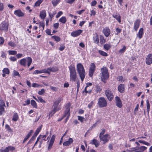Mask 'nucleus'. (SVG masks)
<instances>
[{
  "label": "nucleus",
  "mask_w": 152,
  "mask_h": 152,
  "mask_svg": "<svg viewBox=\"0 0 152 152\" xmlns=\"http://www.w3.org/2000/svg\"><path fill=\"white\" fill-rule=\"evenodd\" d=\"M115 99L116 106L119 108H121L122 107V104L119 97L116 96L115 97Z\"/></svg>",
  "instance_id": "obj_9"
},
{
  "label": "nucleus",
  "mask_w": 152,
  "mask_h": 152,
  "mask_svg": "<svg viewBox=\"0 0 152 152\" xmlns=\"http://www.w3.org/2000/svg\"><path fill=\"white\" fill-rule=\"evenodd\" d=\"M127 151L129 152H139V147L137 146L135 147H133L130 148V150Z\"/></svg>",
  "instance_id": "obj_25"
},
{
  "label": "nucleus",
  "mask_w": 152,
  "mask_h": 152,
  "mask_svg": "<svg viewBox=\"0 0 152 152\" xmlns=\"http://www.w3.org/2000/svg\"><path fill=\"white\" fill-rule=\"evenodd\" d=\"M109 136V135L108 134H107L101 136H99L100 140L103 141L104 142V143H105L107 142L110 139Z\"/></svg>",
  "instance_id": "obj_8"
},
{
  "label": "nucleus",
  "mask_w": 152,
  "mask_h": 152,
  "mask_svg": "<svg viewBox=\"0 0 152 152\" xmlns=\"http://www.w3.org/2000/svg\"><path fill=\"white\" fill-rule=\"evenodd\" d=\"M106 42V40L104 38L103 36L100 35V42L101 44H103Z\"/></svg>",
  "instance_id": "obj_36"
},
{
  "label": "nucleus",
  "mask_w": 152,
  "mask_h": 152,
  "mask_svg": "<svg viewBox=\"0 0 152 152\" xmlns=\"http://www.w3.org/2000/svg\"><path fill=\"white\" fill-rule=\"evenodd\" d=\"M78 120L80 121L81 122H82L83 121L84 118V117L79 116H78Z\"/></svg>",
  "instance_id": "obj_62"
},
{
  "label": "nucleus",
  "mask_w": 152,
  "mask_h": 152,
  "mask_svg": "<svg viewBox=\"0 0 152 152\" xmlns=\"http://www.w3.org/2000/svg\"><path fill=\"white\" fill-rule=\"evenodd\" d=\"M5 127L7 130L9 132H12V130L10 127V126L8 124H6L5 126Z\"/></svg>",
  "instance_id": "obj_48"
},
{
  "label": "nucleus",
  "mask_w": 152,
  "mask_h": 152,
  "mask_svg": "<svg viewBox=\"0 0 152 152\" xmlns=\"http://www.w3.org/2000/svg\"><path fill=\"white\" fill-rule=\"evenodd\" d=\"M14 14L19 17H21L24 16V13L21 11L20 10H18L14 12Z\"/></svg>",
  "instance_id": "obj_15"
},
{
  "label": "nucleus",
  "mask_w": 152,
  "mask_h": 152,
  "mask_svg": "<svg viewBox=\"0 0 152 152\" xmlns=\"http://www.w3.org/2000/svg\"><path fill=\"white\" fill-rule=\"evenodd\" d=\"M56 11H54L53 13L49 14V15L50 17L52 19V18L54 16V15H56Z\"/></svg>",
  "instance_id": "obj_58"
},
{
  "label": "nucleus",
  "mask_w": 152,
  "mask_h": 152,
  "mask_svg": "<svg viewBox=\"0 0 152 152\" xmlns=\"http://www.w3.org/2000/svg\"><path fill=\"white\" fill-rule=\"evenodd\" d=\"M117 79L118 80L121 81V82H124V80H123V77L121 76H118Z\"/></svg>",
  "instance_id": "obj_63"
},
{
  "label": "nucleus",
  "mask_w": 152,
  "mask_h": 152,
  "mask_svg": "<svg viewBox=\"0 0 152 152\" xmlns=\"http://www.w3.org/2000/svg\"><path fill=\"white\" fill-rule=\"evenodd\" d=\"M138 142L141 143L143 144L144 145H147V146H150V144L149 142H145L144 140H138Z\"/></svg>",
  "instance_id": "obj_39"
},
{
  "label": "nucleus",
  "mask_w": 152,
  "mask_h": 152,
  "mask_svg": "<svg viewBox=\"0 0 152 152\" xmlns=\"http://www.w3.org/2000/svg\"><path fill=\"white\" fill-rule=\"evenodd\" d=\"M102 90V89L101 87L98 86H96L95 91L96 93H100L101 91Z\"/></svg>",
  "instance_id": "obj_44"
},
{
  "label": "nucleus",
  "mask_w": 152,
  "mask_h": 152,
  "mask_svg": "<svg viewBox=\"0 0 152 152\" xmlns=\"http://www.w3.org/2000/svg\"><path fill=\"white\" fill-rule=\"evenodd\" d=\"M105 94L108 100L111 101L114 98V95L112 91L110 90L107 89L105 91Z\"/></svg>",
  "instance_id": "obj_7"
},
{
  "label": "nucleus",
  "mask_w": 152,
  "mask_h": 152,
  "mask_svg": "<svg viewBox=\"0 0 152 152\" xmlns=\"http://www.w3.org/2000/svg\"><path fill=\"white\" fill-rule=\"evenodd\" d=\"M147 149V147L145 146H142L139 147V152H143Z\"/></svg>",
  "instance_id": "obj_38"
},
{
  "label": "nucleus",
  "mask_w": 152,
  "mask_h": 152,
  "mask_svg": "<svg viewBox=\"0 0 152 152\" xmlns=\"http://www.w3.org/2000/svg\"><path fill=\"white\" fill-rule=\"evenodd\" d=\"M45 92V90L44 89H42L41 91H39L38 93L40 95H42Z\"/></svg>",
  "instance_id": "obj_59"
},
{
  "label": "nucleus",
  "mask_w": 152,
  "mask_h": 152,
  "mask_svg": "<svg viewBox=\"0 0 152 152\" xmlns=\"http://www.w3.org/2000/svg\"><path fill=\"white\" fill-rule=\"evenodd\" d=\"M75 0H65L66 3L71 4L73 3Z\"/></svg>",
  "instance_id": "obj_60"
},
{
  "label": "nucleus",
  "mask_w": 152,
  "mask_h": 152,
  "mask_svg": "<svg viewBox=\"0 0 152 152\" xmlns=\"http://www.w3.org/2000/svg\"><path fill=\"white\" fill-rule=\"evenodd\" d=\"M111 47L110 45L108 44H106L104 45V48L106 50H108Z\"/></svg>",
  "instance_id": "obj_35"
},
{
  "label": "nucleus",
  "mask_w": 152,
  "mask_h": 152,
  "mask_svg": "<svg viewBox=\"0 0 152 152\" xmlns=\"http://www.w3.org/2000/svg\"><path fill=\"white\" fill-rule=\"evenodd\" d=\"M99 123V121H97L95 123L93 124L92 126L91 127V129H93L96 126L97 124Z\"/></svg>",
  "instance_id": "obj_56"
},
{
  "label": "nucleus",
  "mask_w": 152,
  "mask_h": 152,
  "mask_svg": "<svg viewBox=\"0 0 152 152\" xmlns=\"http://www.w3.org/2000/svg\"><path fill=\"white\" fill-rule=\"evenodd\" d=\"M113 17L116 19L120 23L121 22V17L120 15L117 13H114L113 14Z\"/></svg>",
  "instance_id": "obj_19"
},
{
  "label": "nucleus",
  "mask_w": 152,
  "mask_h": 152,
  "mask_svg": "<svg viewBox=\"0 0 152 152\" xmlns=\"http://www.w3.org/2000/svg\"><path fill=\"white\" fill-rule=\"evenodd\" d=\"M73 140L72 138H69L68 141H66L64 142L63 143V145L65 146H68L72 143Z\"/></svg>",
  "instance_id": "obj_20"
},
{
  "label": "nucleus",
  "mask_w": 152,
  "mask_h": 152,
  "mask_svg": "<svg viewBox=\"0 0 152 152\" xmlns=\"http://www.w3.org/2000/svg\"><path fill=\"white\" fill-rule=\"evenodd\" d=\"M3 74H2V76L5 77L6 76V74L8 75L10 73V70L8 68H4L3 70Z\"/></svg>",
  "instance_id": "obj_23"
},
{
  "label": "nucleus",
  "mask_w": 152,
  "mask_h": 152,
  "mask_svg": "<svg viewBox=\"0 0 152 152\" xmlns=\"http://www.w3.org/2000/svg\"><path fill=\"white\" fill-rule=\"evenodd\" d=\"M125 86L124 84H120L118 87V90L121 93L124 92Z\"/></svg>",
  "instance_id": "obj_16"
},
{
  "label": "nucleus",
  "mask_w": 152,
  "mask_h": 152,
  "mask_svg": "<svg viewBox=\"0 0 152 152\" xmlns=\"http://www.w3.org/2000/svg\"><path fill=\"white\" fill-rule=\"evenodd\" d=\"M0 29L2 30L7 31L8 30V26L4 23H2L0 26Z\"/></svg>",
  "instance_id": "obj_18"
},
{
  "label": "nucleus",
  "mask_w": 152,
  "mask_h": 152,
  "mask_svg": "<svg viewBox=\"0 0 152 152\" xmlns=\"http://www.w3.org/2000/svg\"><path fill=\"white\" fill-rule=\"evenodd\" d=\"M101 79L104 83H105L106 80L109 77L108 70L106 67H103L101 69Z\"/></svg>",
  "instance_id": "obj_2"
},
{
  "label": "nucleus",
  "mask_w": 152,
  "mask_h": 152,
  "mask_svg": "<svg viewBox=\"0 0 152 152\" xmlns=\"http://www.w3.org/2000/svg\"><path fill=\"white\" fill-rule=\"evenodd\" d=\"M96 66L94 63H91L90 64L89 69L95 71L96 69Z\"/></svg>",
  "instance_id": "obj_37"
},
{
  "label": "nucleus",
  "mask_w": 152,
  "mask_h": 152,
  "mask_svg": "<svg viewBox=\"0 0 152 152\" xmlns=\"http://www.w3.org/2000/svg\"><path fill=\"white\" fill-rule=\"evenodd\" d=\"M5 107L4 102L1 99H0V107Z\"/></svg>",
  "instance_id": "obj_45"
},
{
  "label": "nucleus",
  "mask_w": 152,
  "mask_h": 152,
  "mask_svg": "<svg viewBox=\"0 0 152 152\" xmlns=\"http://www.w3.org/2000/svg\"><path fill=\"white\" fill-rule=\"evenodd\" d=\"M102 32L104 36L107 37H108L110 34V29L108 27H106L104 28L102 30Z\"/></svg>",
  "instance_id": "obj_11"
},
{
  "label": "nucleus",
  "mask_w": 152,
  "mask_h": 152,
  "mask_svg": "<svg viewBox=\"0 0 152 152\" xmlns=\"http://www.w3.org/2000/svg\"><path fill=\"white\" fill-rule=\"evenodd\" d=\"M8 52L9 55H15L17 53V51L15 50H9Z\"/></svg>",
  "instance_id": "obj_43"
},
{
  "label": "nucleus",
  "mask_w": 152,
  "mask_h": 152,
  "mask_svg": "<svg viewBox=\"0 0 152 152\" xmlns=\"http://www.w3.org/2000/svg\"><path fill=\"white\" fill-rule=\"evenodd\" d=\"M48 134V132H47L45 135H40L38 137H39L40 139H41L43 140L46 141L48 139V137H47Z\"/></svg>",
  "instance_id": "obj_17"
},
{
  "label": "nucleus",
  "mask_w": 152,
  "mask_h": 152,
  "mask_svg": "<svg viewBox=\"0 0 152 152\" xmlns=\"http://www.w3.org/2000/svg\"><path fill=\"white\" fill-rule=\"evenodd\" d=\"M90 143L92 145H94L96 148L99 145V142L95 139H94L91 140Z\"/></svg>",
  "instance_id": "obj_22"
},
{
  "label": "nucleus",
  "mask_w": 152,
  "mask_h": 152,
  "mask_svg": "<svg viewBox=\"0 0 152 152\" xmlns=\"http://www.w3.org/2000/svg\"><path fill=\"white\" fill-rule=\"evenodd\" d=\"M98 53L101 56H108V54L106 52L104 51H103L99 50H98Z\"/></svg>",
  "instance_id": "obj_30"
},
{
  "label": "nucleus",
  "mask_w": 152,
  "mask_h": 152,
  "mask_svg": "<svg viewBox=\"0 0 152 152\" xmlns=\"http://www.w3.org/2000/svg\"><path fill=\"white\" fill-rule=\"evenodd\" d=\"M140 23V20H137L134 23V29L135 31H137L139 27Z\"/></svg>",
  "instance_id": "obj_14"
},
{
  "label": "nucleus",
  "mask_w": 152,
  "mask_h": 152,
  "mask_svg": "<svg viewBox=\"0 0 152 152\" xmlns=\"http://www.w3.org/2000/svg\"><path fill=\"white\" fill-rule=\"evenodd\" d=\"M95 71L89 69V75L90 77H92L94 74Z\"/></svg>",
  "instance_id": "obj_55"
},
{
  "label": "nucleus",
  "mask_w": 152,
  "mask_h": 152,
  "mask_svg": "<svg viewBox=\"0 0 152 152\" xmlns=\"http://www.w3.org/2000/svg\"><path fill=\"white\" fill-rule=\"evenodd\" d=\"M52 37L57 42H59L60 40V38L58 36H54Z\"/></svg>",
  "instance_id": "obj_53"
},
{
  "label": "nucleus",
  "mask_w": 152,
  "mask_h": 152,
  "mask_svg": "<svg viewBox=\"0 0 152 152\" xmlns=\"http://www.w3.org/2000/svg\"><path fill=\"white\" fill-rule=\"evenodd\" d=\"M43 1V0H38V1L35 2V6L37 7L39 6Z\"/></svg>",
  "instance_id": "obj_47"
},
{
  "label": "nucleus",
  "mask_w": 152,
  "mask_h": 152,
  "mask_svg": "<svg viewBox=\"0 0 152 152\" xmlns=\"http://www.w3.org/2000/svg\"><path fill=\"white\" fill-rule=\"evenodd\" d=\"M70 72V79L72 82H75L77 78V73L74 65H71L69 67Z\"/></svg>",
  "instance_id": "obj_3"
},
{
  "label": "nucleus",
  "mask_w": 152,
  "mask_h": 152,
  "mask_svg": "<svg viewBox=\"0 0 152 152\" xmlns=\"http://www.w3.org/2000/svg\"><path fill=\"white\" fill-rule=\"evenodd\" d=\"M8 45L9 46L12 47H14L16 45L15 42L12 40L8 42Z\"/></svg>",
  "instance_id": "obj_33"
},
{
  "label": "nucleus",
  "mask_w": 152,
  "mask_h": 152,
  "mask_svg": "<svg viewBox=\"0 0 152 152\" xmlns=\"http://www.w3.org/2000/svg\"><path fill=\"white\" fill-rule=\"evenodd\" d=\"M12 75L14 76H18L19 77H20V75L19 73L15 70L13 71Z\"/></svg>",
  "instance_id": "obj_42"
},
{
  "label": "nucleus",
  "mask_w": 152,
  "mask_h": 152,
  "mask_svg": "<svg viewBox=\"0 0 152 152\" xmlns=\"http://www.w3.org/2000/svg\"><path fill=\"white\" fill-rule=\"evenodd\" d=\"M146 105L147 110L148 112V114L150 110V104L148 100H146Z\"/></svg>",
  "instance_id": "obj_46"
},
{
  "label": "nucleus",
  "mask_w": 152,
  "mask_h": 152,
  "mask_svg": "<svg viewBox=\"0 0 152 152\" xmlns=\"http://www.w3.org/2000/svg\"><path fill=\"white\" fill-rule=\"evenodd\" d=\"M94 102L93 101H91L88 105V107L89 108H91L94 105Z\"/></svg>",
  "instance_id": "obj_54"
},
{
  "label": "nucleus",
  "mask_w": 152,
  "mask_h": 152,
  "mask_svg": "<svg viewBox=\"0 0 152 152\" xmlns=\"http://www.w3.org/2000/svg\"><path fill=\"white\" fill-rule=\"evenodd\" d=\"M37 97H38V102H40L41 103H45V100H44L42 98L40 97V96H37Z\"/></svg>",
  "instance_id": "obj_50"
},
{
  "label": "nucleus",
  "mask_w": 152,
  "mask_h": 152,
  "mask_svg": "<svg viewBox=\"0 0 152 152\" xmlns=\"http://www.w3.org/2000/svg\"><path fill=\"white\" fill-rule=\"evenodd\" d=\"M45 27V23L44 22H40L39 23V28H41V27L42 28V30H43L44 29Z\"/></svg>",
  "instance_id": "obj_51"
},
{
  "label": "nucleus",
  "mask_w": 152,
  "mask_h": 152,
  "mask_svg": "<svg viewBox=\"0 0 152 152\" xmlns=\"http://www.w3.org/2000/svg\"><path fill=\"white\" fill-rule=\"evenodd\" d=\"M49 69H43L41 70H36L34 71L33 73V74L37 75L39 74H41L42 73H49V71L48 70Z\"/></svg>",
  "instance_id": "obj_10"
},
{
  "label": "nucleus",
  "mask_w": 152,
  "mask_h": 152,
  "mask_svg": "<svg viewBox=\"0 0 152 152\" xmlns=\"http://www.w3.org/2000/svg\"><path fill=\"white\" fill-rule=\"evenodd\" d=\"M76 69L81 80L83 81L86 76V72L83 65L81 63L78 64L77 65Z\"/></svg>",
  "instance_id": "obj_1"
},
{
  "label": "nucleus",
  "mask_w": 152,
  "mask_h": 152,
  "mask_svg": "<svg viewBox=\"0 0 152 152\" xmlns=\"http://www.w3.org/2000/svg\"><path fill=\"white\" fill-rule=\"evenodd\" d=\"M59 103L56 100L54 102V104L53 106V107H54V108L53 110V113H54L56 111L58 110H57V108Z\"/></svg>",
  "instance_id": "obj_26"
},
{
  "label": "nucleus",
  "mask_w": 152,
  "mask_h": 152,
  "mask_svg": "<svg viewBox=\"0 0 152 152\" xmlns=\"http://www.w3.org/2000/svg\"><path fill=\"white\" fill-rule=\"evenodd\" d=\"M66 19L65 16L62 17L59 20V21L63 24L65 23L66 22Z\"/></svg>",
  "instance_id": "obj_34"
},
{
  "label": "nucleus",
  "mask_w": 152,
  "mask_h": 152,
  "mask_svg": "<svg viewBox=\"0 0 152 152\" xmlns=\"http://www.w3.org/2000/svg\"><path fill=\"white\" fill-rule=\"evenodd\" d=\"M4 113V107H0V115H2Z\"/></svg>",
  "instance_id": "obj_57"
},
{
  "label": "nucleus",
  "mask_w": 152,
  "mask_h": 152,
  "mask_svg": "<svg viewBox=\"0 0 152 152\" xmlns=\"http://www.w3.org/2000/svg\"><path fill=\"white\" fill-rule=\"evenodd\" d=\"M0 152H8L7 147L5 149L2 148L0 150Z\"/></svg>",
  "instance_id": "obj_61"
},
{
  "label": "nucleus",
  "mask_w": 152,
  "mask_h": 152,
  "mask_svg": "<svg viewBox=\"0 0 152 152\" xmlns=\"http://www.w3.org/2000/svg\"><path fill=\"white\" fill-rule=\"evenodd\" d=\"M61 0H52L51 2L54 7L56 6Z\"/></svg>",
  "instance_id": "obj_29"
},
{
  "label": "nucleus",
  "mask_w": 152,
  "mask_h": 152,
  "mask_svg": "<svg viewBox=\"0 0 152 152\" xmlns=\"http://www.w3.org/2000/svg\"><path fill=\"white\" fill-rule=\"evenodd\" d=\"M86 86L84 89V91L86 93H88V92L87 91V89L89 86H91L92 85V83H88L86 84Z\"/></svg>",
  "instance_id": "obj_41"
},
{
  "label": "nucleus",
  "mask_w": 152,
  "mask_h": 152,
  "mask_svg": "<svg viewBox=\"0 0 152 152\" xmlns=\"http://www.w3.org/2000/svg\"><path fill=\"white\" fill-rule=\"evenodd\" d=\"M46 15V12L45 10H43L40 13V17L41 19H44Z\"/></svg>",
  "instance_id": "obj_27"
},
{
  "label": "nucleus",
  "mask_w": 152,
  "mask_h": 152,
  "mask_svg": "<svg viewBox=\"0 0 152 152\" xmlns=\"http://www.w3.org/2000/svg\"><path fill=\"white\" fill-rule=\"evenodd\" d=\"M30 99H28L26 101L24 102V103L23 104V105L24 106L28 105L30 104Z\"/></svg>",
  "instance_id": "obj_49"
},
{
  "label": "nucleus",
  "mask_w": 152,
  "mask_h": 152,
  "mask_svg": "<svg viewBox=\"0 0 152 152\" xmlns=\"http://www.w3.org/2000/svg\"><path fill=\"white\" fill-rule=\"evenodd\" d=\"M19 117L18 114L16 113L14 114L12 120L13 121H15L18 120Z\"/></svg>",
  "instance_id": "obj_32"
},
{
  "label": "nucleus",
  "mask_w": 152,
  "mask_h": 152,
  "mask_svg": "<svg viewBox=\"0 0 152 152\" xmlns=\"http://www.w3.org/2000/svg\"><path fill=\"white\" fill-rule=\"evenodd\" d=\"M31 104L35 108H37V103L34 100H31Z\"/></svg>",
  "instance_id": "obj_40"
},
{
  "label": "nucleus",
  "mask_w": 152,
  "mask_h": 152,
  "mask_svg": "<svg viewBox=\"0 0 152 152\" xmlns=\"http://www.w3.org/2000/svg\"><path fill=\"white\" fill-rule=\"evenodd\" d=\"M93 40L94 42L98 44L99 42V36L97 34H96L94 35L93 37Z\"/></svg>",
  "instance_id": "obj_24"
},
{
  "label": "nucleus",
  "mask_w": 152,
  "mask_h": 152,
  "mask_svg": "<svg viewBox=\"0 0 152 152\" xmlns=\"http://www.w3.org/2000/svg\"><path fill=\"white\" fill-rule=\"evenodd\" d=\"M126 47L125 46H123L122 48L121 49L118 51V54H123L126 51Z\"/></svg>",
  "instance_id": "obj_28"
},
{
  "label": "nucleus",
  "mask_w": 152,
  "mask_h": 152,
  "mask_svg": "<svg viewBox=\"0 0 152 152\" xmlns=\"http://www.w3.org/2000/svg\"><path fill=\"white\" fill-rule=\"evenodd\" d=\"M55 136L54 135H53L52 136V137L51 138V139L50 140V142H52L53 143H54L55 140Z\"/></svg>",
  "instance_id": "obj_64"
},
{
  "label": "nucleus",
  "mask_w": 152,
  "mask_h": 152,
  "mask_svg": "<svg viewBox=\"0 0 152 152\" xmlns=\"http://www.w3.org/2000/svg\"><path fill=\"white\" fill-rule=\"evenodd\" d=\"M7 148L8 151H12L15 149L14 147L11 146L7 147Z\"/></svg>",
  "instance_id": "obj_52"
},
{
  "label": "nucleus",
  "mask_w": 152,
  "mask_h": 152,
  "mask_svg": "<svg viewBox=\"0 0 152 152\" xmlns=\"http://www.w3.org/2000/svg\"><path fill=\"white\" fill-rule=\"evenodd\" d=\"M98 103L99 107H105L107 105V101L103 97H101L99 98Z\"/></svg>",
  "instance_id": "obj_5"
},
{
  "label": "nucleus",
  "mask_w": 152,
  "mask_h": 152,
  "mask_svg": "<svg viewBox=\"0 0 152 152\" xmlns=\"http://www.w3.org/2000/svg\"><path fill=\"white\" fill-rule=\"evenodd\" d=\"M145 62L148 65H149L152 63V54L148 55L146 58Z\"/></svg>",
  "instance_id": "obj_12"
},
{
  "label": "nucleus",
  "mask_w": 152,
  "mask_h": 152,
  "mask_svg": "<svg viewBox=\"0 0 152 152\" xmlns=\"http://www.w3.org/2000/svg\"><path fill=\"white\" fill-rule=\"evenodd\" d=\"M83 31L81 30H78L74 31L72 32L71 34V35L74 37H75L79 36L82 32Z\"/></svg>",
  "instance_id": "obj_13"
},
{
  "label": "nucleus",
  "mask_w": 152,
  "mask_h": 152,
  "mask_svg": "<svg viewBox=\"0 0 152 152\" xmlns=\"http://www.w3.org/2000/svg\"><path fill=\"white\" fill-rule=\"evenodd\" d=\"M32 62V59L30 57L23 58L21 59L20 61V64L22 66H26V62L28 63L27 65L28 67Z\"/></svg>",
  "instance_id": "obj_4"
},
{
  "label": "nucleus",
  "mask_w": 152,
  "mask_h": 152,
  "mask_svg": "<svg viewBox=\"0 0 152 152\" xmlns=\"http://www.w3.org/2000/svg\"><path fill=\"white\" fill-rule=\"evenodd\" d=\"M48 69H49L48 70L49 72V74H50L51 72H55L58 70V69L56 67H53L52 68Z\"/></svg>",
  "instance_id": "obj_31"
},
{
  "label": "nucleus",
  "mask_w": 152,
  "mask_h": 152,
  "mask_svg": "<svg viewBox=\"0 0 152 152\" xmlns=\"http://www.w3.org/2000/svg\"><path fill=\"white\" fill-rule=\"evenodd\" d=\"M70 103H68L66 104L65 106L66 110L64 113V117H66V122L67 121V120L69 119V116H70Z\"/></svg>",
  "instance_id": "obj_6"
},
{
  "label": "nucleus",
  "mask_w": 152,
  "mask_h": 152,
  "mask_svg": "<svg viewBox=\"0 0 152 152\" xmlns=\"http://www.w3.org/2000/svg\"><path fill=\"white\" fill-rule=\"evenodd\" d=\"M143 29L142 28H140L139 30V32L137 34V37L140 39L142 38L143 34Z\"/></svg>",
  "instance_id": "obj_21"
}]
</instances>
